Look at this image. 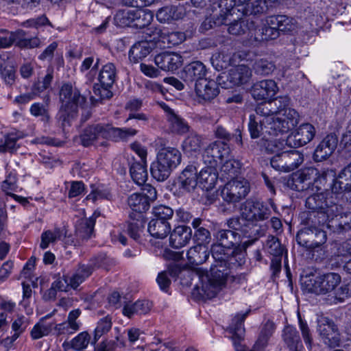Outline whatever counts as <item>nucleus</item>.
<instances>
[{
    "instance_id": "obj_1",
    "label": "nucleus",
    "mask_w": 351,
    "mask_h": 351,
    "mask_svg": "<svg viewBox=\"0 0 351 351\" xmlns=\"http://www.w3.org/2000/svg\"><path fill=\"white\" fill-rule=\"evenodd\" d=\"M137 130L131 128H114L110 124L96 123L87 126L82 132L80 138L84 147L94 145L106 147L107 141H127L135 136Z\"/></svg>"
},
{
    "instance_id": "obj_2",
    "label": "nucleus",
    "mask_w": 351,
    "mask_h": 351,
    "mask_svg": "<svg viewBox=\"0 0 351 351\" xmlns=\"http://www.w3.org/2000/svg\"><path fill=\"white\" fill-rule=\"evenodd\" d=\"M61 106L58 114V121L64 129L70 126L77 117L78 108L86 102V97L72 84H64L60 90Z\"/></svg>"
},
{
    "instance_id": "obj_3",
    "label": "nucleus",
    "mask_w": 351,
    "mask_h": 351,
    "mask_svg": "<svg viewBox=\"0 0 351 351\" xmlns=\"http://www.w3.org/2000/svg\"><path fill=\"white\" fill-rule=\"evenodd\" d=\"M181 160L182 154L177 148L162 147L158 152L156 160L151 164V174L158 181H164L180 164Z\"/></svg>"
},
{
    "instance_id": "obj_4",
    "label": "nucleus",
    "mask_w": 351,
    "mask_h": 351,
    "mask_svg": "<svg viewBox=\"0 0 351 351\" xmlns=\"http://www.w3.org/2000/svg\"><path fill=\"white\" fill-rule=\"evenodd\" d=\"M231 265L215 263L208 272L202 267H194L191 275L200 281L201 290L204 294L210 295V289H215L224 285ZM197 288L199 289L197 285Z\"/></svg>"
},
{
    "instance_id": "obj_5",
    "label": "nucleus",
    "mask_w": 351,
    "mask_h": 351,
    "mask_svg": "<svg viewBox=\"0 0 351 351\" xmlns=\"http://www.w3.org/2000/svg\"><path fill=\"white\" fill-rule=\"evenodd\" d=\"M267 118L258 117L254 114L250 116L248 128L250 136L252 138H256L262 136L263 140L265 142L263 147L267 153H274L283 147V141H280V138H277L276 134H270L266 131L267 125Z\"/></svg>"
},
{
    "instance_id": "obj_6",
    "label": "nucleus",
    "mask_w": 351,
    "mask_h": 351,
    "mask_svg": "<svg viewBox=\"0 0 351 351\" xmlns=\"http://www.w3.org/2000/svg\"><path fill=\"white\" fill-rule=\"evenodd\" d=\"M300 116L293 108L288 106L278 117H268L266 131L270 134H276L277 138L290 130L294 128L299 123Z\"/></svg>"
},
{
    "instance_id": "obj_7",
    "label": "nucleus",
    "mask_w": 351,
    "mask_h": 351,
    "mask_svg": "<svg viewBox=\"0 0 351 351\" xmlns=\"http://www.w3.org/2000/svg\"><path fill=\"white\" fill-rule=\"evenodd\" d=\"M341 281V277L339 274L328 272L315 277H305L302 280V285L308 292L325 295L334 291Z\"/></svg>"
},
{
    "instance_id": "obj_8",
    "label": "nucleus",
    "mask_w": 351,
    "mask_h": 351,
    "mask_svg": "<svg viewBox=\"0 0 351 351\" xmlns=\"http://www.w3.org/2000/svg\"><path fill=\"white\" fill-rule=\"evenodd\" d=\"M275 208L276 206L271 199H269V205L263 201L250 198L241 204V215L243 219L254 223L269 219L271 209Z\"/></svg>"
},
{
    "instance_id": "obj_9",
    "label": "nucleus",
    "mask_w": 351,
    "mask_h": 351,
    "mask_svg": "<svg viewBox=\"0 0 351 351\" xmlns=\"http://www.w3.org/2000/svg\"><path fill=\"white\" fill-rule=\"evenodd\" d=\"M286 145L284 142L283 146ZM284 147H282V149ZM270 159L272 168L281 172H290L296 169L304 161L303 154L297 150L282 151L278 152ZM276 153V152H274Z\"/></svg>"
},
{
    "instance_id": "obj_10",
    "label": "nucleus",
    "mask_w": 351,
    "mask_h": 351,
    "mask_svg": "<svg viewBox=\"0 0 351 351\" xmlns=\"http://www.w3.org/2000/svg\"><path fill=\"white\" fill-rule=\"evenodd\" d=\"M338 212V204H330V206L323 210H308L300 214L301 223L306 228L323 229L335 213Z\"/></svg>"
},
{
    "instance_id": "obj_11",
    "label": "nucleus",
    "mask_w": 351,
    "mask_h": 351,
    "mask_svg": "<svg viewBox=\"0 0 351 351\" xmlns=\"http://www.w3.org/2000/svg\"><path fill=\"white\" fill-rule=\"evenodd\" d=\"M252 71L243 64L231 69L228 73L217 77L218 84L223 88H231L247 84L252 78Z\"/></svg>"
},
{
    "instance_id": "obj_12",
    "label": "nucleus",
    "mask_w": 351,
    "mask_h": 351,
    "mask_svg": "<svg viewBox=\"0 0 351 351\" xmlns=\"http://www.w3.org/2000/svg\"><path fill=\"white\" fill-rule=\"evenodd\" d=\"M250 192V184L246 180H232L225 184L220 195L228 203H237L245 198Z\"/></svg>"
},
{
    "instance_id": "obj_13",
    "label": "nucleus",
    "mask_w": 351,
    "mask_h": 351,
    "mask_svg": "<svg viewBox=\"0 0 351 351\" xmlns=\"http://www.w3.org/2000/svg\"><path fill=\"white\" fill-rule=\"evenodd\" d=\"M326 240L327 234L324 229L304 227L296 235L298 243L308 250L319 247L326 242Z\"/></svg>"
},
{
    "instance_id": "obj_14",
    "label": "nucleus",
    "mask_w": 351,
    "mask_h": 351,
    "mask_svg": "<svg viewBox=\"0 0 351 351\" xmlns=\"http://www.w3.org/2000/svg\"><path fill=\"white\" fill-rule=\"evenodd\" d=\"M230 149L228 145L223 142H214L205 149L202 160L206 165L217 167L230 156Z\"/></svg>"
},
{
    "instance_id": "obj_15",
    "label": "nucleus",
    "mask_w": 351,
    "mask_h": 351,
    "mask_svg": "<svg viewBox=\"0 0 351 351\" xmlns=\"http://www.w3.org/2000/svg\"><path fill=\"white\" fill-rule=\"evenodd\" d=\"M238 249H227L219 242L211 247V252L215 263L241 265L243 263L244 253L238 252Z\"/></svg>"
},
{
    "instance_id": "obj_16",
    "label": "nucleus",
    "mask_w": 351,
    "mask_h": 351,
    "mask_svg": "<svg viewBox=\"0 0 351 351\" xmlns=\"http://www.w3.org/2000/svg\"><path fill=\"white\" fill-rule=\"evenodd\" d=\"M315 135V129L310 123H304L300 125L295 132L290 134L286 140L280 141L285 142L289 147H297L305 145L313 140Z\"/></svg>"
},
{
    "instance_id": "obj_17",
    "label": "nucleus",
    "mask_w": 351,
    "mask_h": 351,
    "mask_svg": "<svg viewBox=\"0 0 351 351\" xmlns=\"http://www.w3.org/2000/svg\"><path fill=\"white\" fill-rule=\"evenodd\" d=\"M247 311L244 313H237L232 319L228 327L230 333L232 334V339L235 346L236 351H256V350H247L244 346L241 344V341L244 338L245 328L243 322L247 317L249 312Z\"/></svg>"
},
{
    "instance_id": "obj_18",
    "label": "nucleus",
    "mask_w": 351,
    "mask_h": 351,
    "mask_svg": "<svg viewBox=\"0 0 351 351\" xmlns=\"http://www.w3.org/2000/svg\"><path fill=\"white\" fill-rule=\"evenodd\" d=\"M216 238L217 241L225 246L227 249L232 250L238 249V252H243L251 241H247L241 243V235L238 232L230 230H220L217 232Z\"/></svg>"
},
{
    "instance_id": "obj_19",
    "label": "nucleus",
    "mask_w": 351,
    "mask_h": 351,
    "mask_svg": "<svg viewBox=\"0 0 351 351\" xmlns=\"http://www.w3.org/2000/svg\"><path fill=\"white\" fill-rule=\"evenodd\" d=\"M317 330L324 343L329 346L339 345V333L333 322L324 317H320L317 321Z\"/></svg>"
},
{
    "instance_id": "obj_20",
    "label": "nucleus",
    "mask_w": 351,
    "mask_h": 351,
    "mask_svg": "<svg viewBox=\"0 0 351 351\" xmlns=\"http://www.w3.org/2000/svg\"><path fill=\"white\" fill-rule=\"evenodd\" d=\"M116 77L117 71L114 64L109 62L102 66L99 73L98 80L102 86L104 94L99 89L95 90L96 94L97 91L99 92L101 99H110L112 96V92L108 88L113 85Z\"/></svg>"
},
{
    "instance_id": "obj_21",
    "label": "nucleus",
    "mask_w": 351,
    "mask_h": 351,
    "mask_svg": "<svg viewBox=\"0 0 351 351\" xmlns=\"http://www.w3.org/2000/svg\"><path fill=\"white\" fill-rule=\"evenodd\" d=\"M206 65L201 61H193L184 67L182 78L186 84L191 85L206 79Z\"/></svg>"
},
{
    "instance_id": "obj_22",
    "label": "nucleus",
    "mask_w": 351,
    "mask_h": 351,
    "mask_svg": "<svg viewBox=\"0 0 351 351\" xmlns=\"http://www.w3.org/2000/svg\"><path fill=\"white\" fill-rule=\"evenodd\" d=\"M82 314L80 308H75L71 311L66 319L61 324H56L54 331L57 335H73L80 330L82 326V322L79 319Z\"/></svg>"
},
{
    "instance_id": "obj_23",
    "label": "nucleus",
    "mask_w": 351,
    "mask_h": 351,
    "mask_svg": "<svg viewBox=\"0 0 351 351\" xmlns=\"http://www.w3.org/2000/svg\"><path fill=\"white\" fill-rule=\"evenodd\" d=\"M198 184L197 169L194 165H188L178 178L179 189L184 192H192Z\"/></svg>"
},
{
    "instance_id": "obj_24",
    "label": "nucleus",
    "mask_w": 351,
    "mask_h": 351,
    "mask_svg": "<svg viewBox=\"0 0 351 351\" xmlns=\"http://www.w3.org/2000/svg\"><path fill=\"white\" fill-rule=\"evenodd\" d=\"M121 16L123 23L129 25L131 23L136 21L135 25L145 26L152 19V15L145 10L136 8L132 10H123L118 15Z\"/></svg>"
},
{
    "instance_id": "obj_25",
    "label": "nucleus",
    "mask_w": 351,
    "mask_h": 351,
    "mask_svg": "<svg viewBox=\"0 0 351 351\" xmlns=\"http://www.w3.org/2000/svg\"><path fill=\"white\" fill-rule=\"evenodd\" d=\"M317 169L308 168L304 169L292 178L291 188L298 191H304L309 189L314 182L315 176L317 174Z\"/></svg>"
},
{
    "instance_id": "obj_26",
    "label": "nucleus",
    "mask_w": 351,
    "mask_h": 351,
    "mask_svg": "<svg viewBox=\"0 0 351 351\" xmlns=\"http://www.w3.org/2000/svg\"><path fill=\"white\" fill-rule=\"evenodd\" d=\"M218 86H219V84H218L217 80L215 82L213 80L206 78L195 84L196 95L199 99L210 101L218 95L219 93Z\"/></svg>"
},
{
    "instance_id": "obj_27",
    "label": "nucleus",
    "mask_w": 351,
    "mask_h": 351,
    "mask_svg": "<svg viewBox=\"0 0 351 351\" xmlns=\"http://www.w3.org/2000/svg\"><path fill=\"white\" fill-rule=\"evenodd\" d=\"M278 90L275 81L265 80L254 84L252 95L256 100H264L274 97Z\"/></svg>"
},
{
    "instance_id": "obj_28",
    "label": "nucleus",
    "mask_w": 351,
    "mask_h": 351,
    "mask_svg": "<svg viewBox=\"0 0 351 351\" xmlns=\"http://www.w3.org/2000/svg\"><path fill=\"white\" fill-rule=\"evenodd\" d=\"M155 64L163 71H176L182 63V57L173 52H164L156 56Z\"/></svg>"
},
{
    "instance_id": "obj_29",
    "label": "nucleus",
    "mask_w": 351,
    "mask_h": 351,
    "mask_svg": "<svg viewBox=\"0 0 351 351\" xmlns=\"http://www.w3.org/2000/svg\"><path fill=\"white\" fill-rule=\"evenodd\" d=\"M342 208L338 205V212L331 216L327 228L334 232H341L351 229V212L341 214Z\"/></svg>"
},
{
    "instance_id": "obj_30",
    "label": "nucleus",
    "mask_w": 351,
    "mask_h": 351,
    "mask_svg": "<svg viewBox=\"0 0 351 351\" xmlns=\"http://www.w3.org/2000/svg\"><path fill=\"white\" fill-rule=\"evenodd\" d=\"M346 190L351 191V162L341 170L331 186L335 194H341Z\"/></svg>"
},
{
    "instance_id": "obj_31",
    "label": "nucleus",
    "mask_w": 351,
    "mask_h": 351,
    "mask_svg": "<svg viewBox=\"0 0 351 351\" xmlns=\"http://www.w3.org/2000/svg\"><path fill=\"white\" fill-rule=\"evenodd\" d=\"M197 176L199 186L208 191L215 187L218 179V173L216 167L208 165L199 171Z\"/></svg>"
},
{
    "instance_id": "obj_32",
    "label": "nucleus",
    "mask_w": 351,
    "mask_h": 351,
    "mask_svg": "<svg viewBox=\"0 0 351 351\" xmlns=\"http://www.w3.org/2000/svg\"><path fill=\"white\" fill-rule=\"evenodd\" d=\"M192 230L186 226H178L170 234L169 243L171 247L180 248L186 245L191 239Z\"/></svg>"
},
{
    "instance_id": "obj_33",
    "label": "nucleus",
    "mask_w": 351,
    "mask_h": 351,
    "mask_svg": "<svg viewBox=\"0 0 351 351\" xmlns=\"http://www.w3.org/2000/svg\"><path fill=\"white\" fill-rule=\"evenodd\" d=\"M145 225L143 214L130 213L129 221L127 223V232L134 240H138Z\"/></svg>"
},
{
    "instance_id": "obj_34",
    "label": "nucleus",
    "mask_w": 351,
    "mask_h": 351,
    "mask_svg": "<svg viewBox=\"0 0 351 351\" xmlns=\"http://www.w3.org/2000/svg\"><path fill=\"white\" fill-rule=\"evenodd\" d=\"M155 44L152 42L142 40L135 43L129 51L131 62L137 63L147 57L153 50Z\"/></svg>"
},
{
    "instance_id": "obj_35",
    "label": "nucleus",
    "mask_w": 351,
    "mask_h": 351,
    "mask_svg": "<svg viewBox=\"0 0 351 351\" xmlns=\"http://www.w3.org/2000/svg\"><path fill=\"white\" fill-rule=\"evenodd\" d=\"M125 305L123 308V314L130 318L134 315H145L149 313L152 308V303L145 300H137L132 303L124 302Z\"/></svg>"
},
{
    "instance_id": "obj_36",
    "label": "nucleus",
    "mask_w": 351,
    "mask_h": 351,
    "mask_svg": "<svg viewBox=\"0 0 351 351\" xmlns=\"http://www.w3.org/2000/svg\"><path fill=\"white\" fill-rule=\"evenodd\" d=\"M330 204H337L332 197H324L322 193L313 194L308 197L305 202L306 207L309 210H323L330 206Z\"/></svg>"
},
{
    "instance_id": "obj_37",
    "label": "nucleus",
    "mask_w": 351,
    "mask_h": 351,
    "mask_svg": "<svg viewBox=\"0 0 351 351\" xmlns=\"http://www.w3.org/2000/svg\"><path fill=\"white\" fill-rule=\"evenodd\" d=\"M283 340L290 351H303V346L297 330L291 326L285 328Z\"/></svg>"
},
{
    "instance_id": "obj_38",
    "label": "nucleus",
    "mask_w": 351,
    "mask_h": 351,
    "mask_svg": "<svg viewBox=\"0 0 351 351\" xmlns=\"http://www.w3.org/2000/svg\"><path fill=\"white\" fill-rule=\"evenodd\" d=\"M184 16L183 8L174 5H167L160 8L156 12V18L160 23L178 20Z\"/></svg>"
},
{
    "instance_id": "obj_39",
    "label": "nucleus",
    "mask_w": 351,
    "mask_h": 351,
    "mask_svg": "<svg viewBox=\"0 0 351 351\" xmlns=\"http://www.w3.org/2000/svg\"><path fill=\"white\" fill-rule=\"evenodd\" d=\"M148 232L153 237L165 239L171 232V226L167 221L152 219L148 224Z\"/></svg>"
},
{
    "instance_id": "obj_40",
    "label": "nucleus",
    "mask_w": 351,
    "mask_h": 351,
    "mask_svg": "<svg viewBox=\"0 0 351 351\" xmlns=\"http://www.w3.org/2000/svg\"><path fill=\"white\" fill-rule=\"evenodd\" d=\"M209 254L207 246L196 245L187 251L186 257L191 264L200 265L208 258Z\"/></svg>"
},
{
    "instance_id": "obj_41",
    "label": "nucleus",
    "mask_w": 351,
    "mask_h": 351,
    "mask_svg": "<svg viewBox=\"0 0 351 351\" xmlns=\"http://www.w3.org/2000/svg\"><path fill=\"white\" fill-rule=\"evenodd\" d=\"M203 145L201 136L195 132L191 133L182 143V149L189 156H193L199 153Z\"/></svg>"
},
{
    "instance_id": "obj_42",
    "label": "nucleus",
    "mask_w": 351,
    "mask_h": 351,
    "mask_svg": "<svg viewBox=\"0 0 351 351\" xmlns=\"http://www.w3.org/2000/svg\"><path fill=\"white\" fill-rule=\"evenodd\" d=\"M269 23L276 25L278 32H292L297 27L295 20L286 15L272 16L269 18Z\"/></svg>"
},
{
    "instance_id": "obj_43",
    "label": "nucleus",
    "mask_w": 351,
    "mask_h": 351,
    "mask_svg": "<svg viewBox=\"0 0 351 351\" xmlns=\"http://www.w3.org/2000/svg\"><path fill=\"white\" fill-rule=\"evenodd\" d=\"M29 324L28 317L22 315H18L12 324V330L14 331V334L11 337H7L5 341H8L10 343L14 342L26 330Z\"/></svg>"
},
{
    "instance_id": "obj_44",
    "label": "nucleus",
    "mask_w": 351,
    "mask_h": 351,
    "mask_svg": "<svg viewBox=\"0 0 351 351\" xmlns=\"http://www.w3.org/2000/svg\"><path fill=\"white\" fill-rule=\"evenodd\" d=\"M131 178L134 182L143 185L147 180L148 173L147 171V163L133 162L130 168Z\"/></svg>"
},
{
    "instance_id": "obj_45",
    "label": "nucleus",
    "mask_w": 351,
    "mask_h": 351,
    "mask_svg": "<svg viewBox=\"0 0 351 351\" xmlns=\"http://www.w3.org/2000/svg\"><path fill=\"white\" fill-rule=\"evenodd\" d=\"M128 204L133 210L131 213L142 214L149 208L147 200L141 193H135L130 195L128 198Z\"/></svg>"
},
{
    "instance_id": "obj_46",
    "label": "nucleus",
    "mask_w": 351,
    "mask_h": 351,
    "mask_svg": "<svg viewBox=\"0 0 351 351\" xmlns=\"http://www.w3.org/2000/svg\"><path fill=\"white\" fill-rule=\"evenodd\" d=\"M98 215L95 213L90 218L81 221L77 229V232L80 237L88 239L92 236L95 224V218Z\"/></svg>"
},
{
    "instance_id": "obj_47",
    "label": "nucleus",
    "mask_w": 351,
    "mask_h": 351,
    "mask_svg": "<svg viewBox=\"0 0 351 351\" xmlns=\"http://www.w3.org/2000/svg\"><path fill=\"white\" fill-rule=\"evenodd\" d=\"M168 121L169 129L173 133L183 134L189 130V126L186 121L175 113L169 114Z\"/></svg>"
},
{
    "instance_id": "obj_48",
    "label": "nucleus",
    "mask_w": 351,
    "mask_h": 351,
    "mask_svg": "<svg viewBox=\"0 0 351 351\" xmlns=\"http://www.w3.org/2000/svg\"><path fill=\"white\" fill-rule=\"evenodd\" d=\"M56 324L49 323L47 324L40 319L39 322L36 324L30 331V336L32 339L36 340L40 339L45 336H47L53 329Z\"/></svg>"
},
{
    "instance_id": "obj_49",
    "label": "nucleus",
    "mask_w": 351,
    "mask_h": 351,
    "mask_svg": "<svg viewBox=\"0 0 351 351\" xmlns=\"http://www.w3.org/2000/svg\"><path fill=\"white\" fill-rule=\"evenodd\" d=\"M21 138V136L16 133H10L3 136L0 140V152H10L13 153L19 147L17 144L18 140Z\"/></svg>"
},
{
    "instance_id": "obj_50",
    "label": "nucleus",
    "mask_w": 351,
    "mask_h": 351,
    "mask_svg": "<svg viewBox=\"0 0 351 351\" xmlns=\"http://www.w3.org/2000/svg\"><path fill=\"white\" fill-rule=\"evenodd\" d=\"M90 262L95 270L97 269L109 270L116 263L115 261L112 258L104 253H101L93 256L90 258Z\"/></svg>"
},
{
    "instance_id": "obj_51",
    "label": "nucleus",
    "mask_w": 351,
    "mask_h": 351,
    "mask_svg": "<svg viewBox=\"0 0 351 351\" xmlns=\"http://www.w3.org/2000/svg\"><path fill=\"white\" fill-rule=\"evenodd\" d=\"M241 10L245 15L263 14L267 10V1L266 0H255L247 3Z\"/></svg>"
},
{
    "instance_id": "obj_52",
    "label": "nucleus",
    "mask_w": 351,
    "mask_h": 351,
    "mask_svg": "<svg viewBox=\"0 0 351 351\" xmlns=\"http://www.w3.org/2000/svg\"><path fill=\"white\" fill-rule=\"evenodd\" d=\"M64 233L62 230L56 228L53 230H47L41 234L40 247L46 249L50 243H53L58 240L62 239Z\"/></svg>"
},
{
    "instance_id": "obj_53",
    "label": "nucleus",
    "mask_w": 351,
    "mask_h": 351,
    "mask_svg": "<svg viewBox=\"0 0 351 351\" xmlns=\"http://www.w3.org/2000/svg\"><path fill=\"white\" fill-rule=\"evenodd\" d=\"M233 51H228L226 48L222 49L219 52L215 53L212 59L217 62V65L221 69L226 68L233 64Z\"/></svg>"
},
{
    "instance_id": "obj_54",
    "label": "nucleus",
    "mask_w": 351,
    "mask_h": 351,
    "mask_svg": "<svg viewBox=\"0 0 351 351\" xmlns=\"http://www.w3.org/2000/svg\"><path fill=\"white\" fill-rule=\"evenodd\" d=\"M276 69L274 63L265 58L257 60L254 64V70L256 74L267 75L271 74Z\"/></svg>"
},
{
    "instance_id": "obj_55",
    "label": "nucleus",
    "mask_w": 351,
    "mask_h": 351,
    "mask_svg": "<svg viewBox=\"0 0 351 351\" xmlns=\"http://www.w3.org/2000/svg\"><path fill=\"white\" fill-rule=\"evenodd\" d=\"M111 327L112 322L110 318L105 317L101 319L98 322L97 326L94 330V337L91 341V344L95 345L101 336L107 333L110 330Z\"/></svg>"
},
{
    "instance_id": "obj_56",
    "label": "nucleus",
    "mask_w": 351,
    "mask_h": 351,
    "mask_svg": "<svg viewBox=\"0 0 351 351\" xmlns=\"http://www.w3.org/2000/svg\"><path fill=\"white\" fill-rule=\"evenodd\" d=\"M280 34L276 27L264 25L256 32L255 39L259 41L274 40Z\"/></svg>"
},
{
    "instance_id": "obj_57",
    "label": "nucleus",
    "mask_w": 351,
    "mask_h": 351,
    "mask_svg": "<svg viewBox=\"0 0 351 351\" xmlns=\"http://www.w3.org/2000/svg\"><path fill=\"white\" fill-rule=\"evenodd\" d=\"M90 341V336L88 332L79 333L69 342L71 348L76 351H81L86 348Z\"/></svg>"
},
{
    "instance_id": "obj_58",
    "label": "nucleus",
    "mask_w": 351,
    "mask_h": 351,
    "mask_svg": "<svg viewBox=\"0 0 351 351\" xmlns=\"http://www.w3.org/2000/svg\"><path fill=\"white\" fill-rule=\"evenodd\" d=\"M272 117H278L279 114L285 109L289 104V99L287 97H280L269 101Z\"/></svg>"
},
{
    "instance_id": "obj_59",
    "label": "nucleus",
    "mask_w": 351,
    "mask_h": 351,
    "mask_svg": "<svg viewBox=\"0 0 351 351\" xmlns=\"http://www.w3.org/2000/svg\"><path fill=\"white\" fill-rule=\"evenodd\" d=\"M221 172L223 175L228 177H234L238 173L240 168V162L229 157L223 160L221 163Z\"/></svg>"
},
{
    "instance_id": "obj_60",
    "label": "nucleus",
    "mask_w": 351,
    "mask_h": 351,
    "mask_svg": "<svg viewBox=\"0 0 351 351\" xmlns=\"http://www.w3.org/2000/svg\"><path fill=\"white\" fill-rule=\"evenodd\" d=\"M30 113L34 117H41V119L44 122L49 121L50 116L48 110V104L45 102L43 103H34L33 104L29 109Z\"/></svg>"
},
{
    "instance_id": "obj_61",
    "label": "nucleus",
    "mask_w": 351,
    "mask_h": 351,
    "mask_svg": "<svg viewBox=\"0 0 351 351\" xmlns=\"http://www.w3.org/2000/svg\"><path fill=\"white\" fill-rule=\"evenodd\" d=\"M18 32H21L17 39V46L20 48L33 49L40 47L41 44L40 40L38 37H33L31 38H24L25 33L23 30H19Z\"/></svg>"
},
{
    "instance_id": "obj_62",
    "label": "nucleus",
    "mask_w": 351,
    "mask_h": 351,
    "mask_svg": "<svg viewBox=\"0 0 351 351\" xmlns=\"http://www.w3.org/2000/svg\"><path fill=\"white\" fill-rule=\"evenodd\" d=\"M351 297V282L343 284L334 291V303H342Z\"/></svg>"
},
{
    "instance_id": "obj_63",
    "label": "nucleus",
    "mask_w": 351,
    "mask_h": 351,
    "mask_svg": "<svg viewBox=\"0 0 351 351\" xmlns=\"http://www.w3.org/2000/svg\"><path fill=\"white\" fill-rule=\"evenodd\" d=\"M266 246L268 252L274 257H280L282 256L284 248L276 237L269 236L267 241Z\"/></svg>"
},
{
    "instance_id": "obj_64",
    "label": "nucleus",
    "mask_w": 351,
    "mask_h": 351,
    "mask_svg": "<svg viewBox=\"0 0 351 351\" xmlns=\"http://www.w3.org/2000/svg\"><path fill=\"white\" fill-rule=\"evenodd\" d=\"M152 213L153 219L169 221L173 215V210L169 206L159 205L153 208Z\"/></svg>"
}]
</instances>
